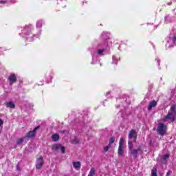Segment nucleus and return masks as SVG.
<instances>
[{
    "label": "nucleus",
    "instance_id": "nucleus-1",
    "mask_svg": "<svg viewBox=\"0 0 176 176\" xmlns=\"http://www.w3.org/2000/svg\"><path fill=\"white\" fill-rule=\"evenodd\" d=\"M108 46L109 44L104 43V44L100 43L98 45V48L97 50L94 52L91 53V56H92V62L91 63V64H96V57H97V56H105V54H107V50H108Z\"/></svg>",
    "mask_w": 176,
    "mask_h": 176
},
{
    "label": "nucleus",
    "instance_id": "nucleus-2",
    "mask_svg": "<svg viewBox=\"0 0 176 176\" xmlns=\"http://www.w3.org/2000/svg\"><path fill=\"white\" fill-rule=\"evenodd\" d=\"M32 30V26H26L22 30V32L19 34L20 36L23 38H26L28 42H32L34 41V38L32 36H35L36 38H39L41 36V30H38V32L36 34H32L31 31Z\"/></svg>",
    "mask_w": 176,
    "mask_h": 176
},
{
    "label": "nucleus",
    "instance_id": "nucleus-3",
    "mask_svg": "<svg viewBox=\"0 0 176 176\" xmlns=\"http://www.w3.org/2000/svg\"><path fill=\"white\" fill-rule=\"evenodd\" d=\"M166 47H174L176 42V25L173 27V29L170 34L169 36L166 38Z\"/></svg>",
    "mask_w": 176,
    "mask_h": 176
},
{
    "label": "nucleus",
    "instance_id": "nucleus-4",
    "mask_svg": "<svg viewBox=\"0 0 176 176\" xmlns=\"http://www.w3.org/2000/svg\"><path fill=\"white\" fill-rule=\"evenodd\" d=\"M176 106L173 104L170 107V109L167 114V116L164 118V122H174L175 120L176 116Z\"/></svg>",
    "mask_w": 176,
    "mask_h": 176
},
{
    "label": "nucleus",
    "instance_id": "nucleus-5",
    "mask_svg": "<svg viewBox=\"0 0 176 176\" xmlns=\"http://www.w3.org/2000/svg\"><path fill=\"white\" fill-rule=\"evenodd\" d=\"M109 36H110L109 32H103L100 37V38L102 39V42L100 43L104 44L106 43L109 44V45H112V41L109 40Z\"/></svg>",
    "mask_w": 176,
    "mask_h": 176
},
{
    "label": "nucleus",
    "instance_id": "nucleus-6",
    "mask_svg": "<svg viewBox=\"0 0 176 176\" xmlns=\"http://www.w3.org/2000/svg\"><path fill=\"white\" fill-rule=\"evenodd\" d=\"M124 139L123 138H121L120 139V142H119V147H118V156H122L124 153Z\"/></svg>",
    "mask_w": 176,
    "mask_h": 176
},
{
    "label": "nucleus",
    "instance_id": "nucleus-7",
    "mask_svg": "<svg viewBox=\"0 0 176 176\" xmlns=\"http://www.w3.org/2000/svg\"><path fill=\"white\" fill-rule=\"evenodd\" d=\"M131 152L133 157H138V153L139 155H142V153H144V150L142 149V146L140 145L138 149H132L131 150Z\"/></svg>",
    "mask_w": 176,
    "mask_h": 176
},
{
    "label": "nucleus",
    "instance_id": "nucleus-8",
    "mask_svg": "<svg viewBox=\"0 0 176 176\" xmlns=\"http://www.w3.org/2000/svg\"><path fill=\"white\" fill-rule=\"evenodd\" d=\"M167 130V126L163 123H160L157 128V133L160 135H164L166 134V131Z\"/></svg>",
    "mask_w": 176,
    "mask_h": 176
},
{
    "label": "nucleus",
    "instance_id": "nucleus-9",
    "mask_svg": "<svg viewBox=\"0 0 176 176\" xmlns=\"http://www.w3.org/2000/svg\"><path fill=\"white\" fill-rule=\"evenodd\" d=\"M52 151H61L62 153H65V147L61 144H55L52 146Z\"/></svg>",
    "mask_w": 176,
    "mask_h": 176
},
{
    "label": "nucleus",
    "instance_id": "nucleus-10",
    "mask_svg": "<svg viewBox=\"0 0 176 176\" xmlns=\"http://www.w3.org/2000/svg\"><path fill=\"white\" fill-rule=\"evenodd\" d=\"M17 80V76L14 74H11L10 76L8 77V81L10 85V86L13 85V83H15Z\"/></svg>",
    "mask_w": 176,
    "mask_h": 176
},
{
    "label": "nucleus",
    "instance_id": "nucleus-11",
    "mask_svg": "<svg viewBox=\"0 0 176 176\" xmlns=\"http://www.w3.org/2000/svg\"><path fill=\"white\" fill-rule=\"evenodd\" d=\"M42 166H43V157H40L36 160V168L38 170L42 168Z\"/></svg>",
    "mask_w": 176,
    "mask_h": 176
},
{
    "label": "nucleus",
    "instance_id": "nucleus-12",
    "mask_svg": "<svg viewBox=\"0 0 176 176\" xmlns=\"http://www.w3.org/2000/svg\"><path fill=\"white\" fill-rule=\"evenodd\" d=\"M129 140H132L133 138L134 142L137 141V132L135 130H131L129 133Z\"/></svg>",
    "mask_w": 176,
    "mask_h": 176
},
{
    "label": "nucleus",
    "instance_id": "nucleus-13",
    "mask_svg": "<svg viewBox=\"0 0 176 176\" xmlns=\"http://www.w3.org/2000/svg\"><path fill=\"white\" fill-rule=\"evenodd\" d=\"M39 129V126H37L33 129V131H30L27 133L26 136H25L26 138H34L35 137V131Z\"/></svg>",
    "mask_w": 176,
    "mask_h": 176
},
{
    "label": "nucleus",
    "instance_id": "nucleus-14",
    "mask_svg": "<svg viewBox=\"0 0 176 176\" xmlns=\"http://www.w3.org/2000/svg\"><path fill=\"white\" fill-rule=\"evenodd\" d=\"M156 105H157V102H156V100H152L149 102V104L148 106V110L151 111V109H152V108H155Z\"/></svg>",
    "mask_w": 176,
    "mask_h": 176
},
{
    "label": "nucleus",
    "instance_id": "nucleus-15",
    "mask_svg": "<svg viewBox=\"0 0 176 176\" xmlns=\"http://www.w3.org/2000/svg\"><path fill=\"white\" fill-rule=\"evenodd\" d=\"M52 140L54 141V142H57V141L60 140V135H58L57 133L52 134Z\"/></svg>",
    "mask_w": 176,
    "mask_h": 176
},
{
    "label": "nucleus",
    "instance_id": "nucleus-16",
    "mask_svg": "<svg viewBox=\"0 0 176 176\" xmlns=\"http://www.w3.org/2000/svg\"><path fill=\"white\" fill-rule=\"evenodd\" d=\"M166 24H168V23H171L173 21V18L170 16V15H166L164 18Z\"/></svg>",
    "mask_w": 176,
    "mask_h": 176
},
{
    "label": "nucleus",
    "instance_id": "nucleus-17",
    "mask_svg": "<svg viewBox=\"0 0 176 176\" xmlns=\"http://www.w3.org/2000/svg\"><path fill=\"white\" fill-rule=\"evenodd\" d=\"M168 157H170V155L168 154L164 155L162 158V163H167V160L168 159Z\"/></svg>",
    "mask_w": 176,
    "mask_h": 176
},
{
    "label": "nucleus",
    "instance_id": "nucleus-18",
    "mask_svg": "<svg viewBox=\"0 0 176 176\" xmlns=\"http://www.w3.org/2000/svg\"><path fill=\"white\" fill-rule=\"evenodd\" d=\"M14 107H15L14 102H13L12 101L8 102L6 103V107L7 108H12V109H13V108H14Z\"/></svg>",
    "mask_w": 176,
    "mask_h": 176
},
{
    "label": "nucleus",
    "instance_id": "nucleus-19",
    "mask_svg": "<svg viewBox=\"0 0 176 176\" xmlns=\"http://www.w3.org/2000/svg\"><path fill=\"white\" fill-rule=\"evenodd\" d=\"M80 162H73V167L74 168H80Z\"/></svg>",
    "mask_w": 176,
    "mask_h": 176
},
{
    "label": "nucleus",
    "instance_id": "nucleus-20",
    "mask_svg": "<svg viewBox=\"0 0 176 176\" xmlns=\"http://www.w3.org/2000/svg\"><path fill=\"white\" fill-rule=\"evenodd\" d=\"M96 175V170H94V168H91L90 170V172L88 174V176H94Z\"/></svg>",
    "mask_w": 176,
    "mask_h": 176
},
{
    "label": "nucleus",
    "instance_id": "nucleus-21",
    "mask_svg": "<svg viewBox=\"0 0 176 176\" xmlns=\"http://www.w3.org/2000/svg\"><path fill=\"white\" fill-rule=\"evenodd\" d=\"M112 59V64H118V61H119V58H117L116 56H113Z\"/></svg>",
    "mask_w": 176,
    "mask_h": 176
},
{
    "label": "nucleus",
    "instance_id": "nucleus-22",
    "mask_svg": "<svg viewBox=\"0 0 176 176\" xmlns=\"http://www.w3.org/2000/svg\"><path fill=\"white\" fill-rule=\"evenodd\" d=\"M25 138H26L25 137H23L21 138L18 139L16 141V144L20 145L21 144H22Z\"/></svg>",
    "mask_w": 176,
    "mask_h": 176
},
{
    "label": "nucleus",
    "instance_id": "nucleus-23",
    "mask_svg": "<svg viewBox=\"0 0 176 176\" xmlns=\"http://www.w3.org/2000/svg\"><path fill=\"white\" fill-rule=\"evenodd\" d=\"M42 23H43L42 21H38L36 22V28H38V29L41 28H42Z\"/></svg>",
    "mask_w": 176,
    "mask_h": 176
},
{
    "label": "nucleus",
    "instance_id": "nucleus-24",
    "mask_svg": "<svg viewBox=\"0 0 176 176\" xmlns=\"http://www.w3.org/2000/svg\"><path fill=\"white\" fill-rule=\"evenodd\" d=\"M80 140L77 138H74V140H72V144H79Z\"/></svg>",
    "mask_w": 176,
    "mask_h": 176
},
{
    "label": "nucleus",
    "instance_id": "nucleus-25",
    "mask_svg": "<svg viewBox=\"0 0 176 176\" xmlns=\"http://www.w3.org/2000/svg\"><path fill=\"white\" fill-rule=\"evenodd\" d=\"M128 144H129V151H132L133 150V142L129 141L128 142Z\"/></svg>",
    "mask_w": 176,
    "mask_h": 176
},
{
    "label": "nucleus",
    "instance_id": "nucleus-26",
    "mask_svg": "<svg viewBox=\"0 0 176 176\" xmlns=\"http://www.w3.org/2000/svg\"><path fill=\"white\" fill-rule=\"evenodd\" d=\"M110 148H111V144H109L108 146H107L104 148V151L108 152L109 151Z\"/></svg>",
    "mask_w": 176,
    "mask_h": 176
},
{
    "label": "nucleus",
    "instance_id": "nucleus-27",
    "mask_svg": "<svg viewBox=\"0 0 176 176\" xmlns=\"http://www.w3.org/2000/svg\"><path fill=\"white\" fill-rule=\"evenodd\" d=\"M113 142H115V138H111L109 140V145H112V144H113Z\"/></svg>",
    "mask_w": 176,
    "mask_h": 176
},
{
    "label": "nucleus",
    "instance_id": "nucleus-28",
    "mask_svg": "<svg viewBox=\"0 0 176 176\" xmlns=\"http://www.w3.org/2000/svg\"><path fill=\"white\" fill-rule=\"evenodd\" d=\"M151 175L152 176H157V175L156 174V172L154 170H151Z\"/></svg>",
    "mask_w": 176,
    "mask_h": 176
},
{
    "label": "nucleus",
    "instance_id": "nucleus-29",
    "mask_svg": "<svg viewBox=\"0 0 176 176\" xmlns=\"http://www.w3.org/2000/svg\"><path fill=\"white\" fill-rule=\"evenodd\" d=\"M52 79H53V77H52V76H50L48 78V82H52Z\"/></svg>",
    "mask_w": 176,
    "mask_h": 176
},
{
    "label": "nucleus",
    "instance_id": "nucleus-30",
    "mask_svg": "<svg viewBox=\"0 0 176 176\" xmlns=\"http://www.w3.org/2000/svg\"><path fill=\"white\" fill-rule=\"evenodd\" d=\"M155 61L158 63V65H160V60H159V58H156Z\"/></svg>",
    "mask_w": 176,
    "mask_h": 176
},
{
    "label": "nucleus",
    "instance_id": "nucleus-31",
    "mask_svg": "<svg viewBox=\"0 0 176 176\" xmlns=\"http://www.w3.org/2000/svg\"><path fill=\"white\" fill-rule=\"evenodd\" d=\"M3 124V120L0 119V126H2Z\"/></svg>",
    "mask_w": 176,
    "mask_h": 176
},
{
    "label": "nucleus",
    "instance_id": "nucleus-32",
    "mask_svg": "<svg viewBox=\"0 0 176 176\" xmlns=\"http://www.w3.org/2000/svg\"><path fill=\"white\" fill-rule=\"evenodd\" d=\"M0 3H5V2L3 0H0Z\"/></svg>",
    "mask_w": 176,
    "mask_h": 176
},
{
    "label": "nucleus",
    "instance_id": "nucleus-33",
    "mask_svg": "<svg viewBox=\"0 0 176 176\" xmlns=\"http://www.w3.org/2000/svg\"><path fill=\"white\" fill-rule=\"evenodd\" d=\"M109 93H111V92H107V96H108V94H109Z\"/></svg>",
    "mask_w": 176,
    "mask_h": 176
},
{
    "label": "nucleus",
    "instance_id": "nucleus-34",
    "mask_svg": "<svg viewBox=\"0 0 176 176\" xmlns=\"http://www.w3.org/2000/svg\"><path fill=\"white\" fill-rule=\"evenodd\" d=\"M167 175H168V176L169 175L168 173H167Z\"/></svg>",
    "mask_w": 176,
    "mask_h": 176
},
{
    "label": "nucleus",
    "instance_id": "nucleus-35",
    "mask_svg": "<svg viewBox=\"0 0 176 176\" xmlns=\"http://www.w3.org/2000/svg\"><path fill=\"white\" fill-rule=\"evenodd\" d=\"M16 167H19V165H16Z\"/></svg>",
    "mask_w": 176,
    "mask_h": 176
}]
</instances>
